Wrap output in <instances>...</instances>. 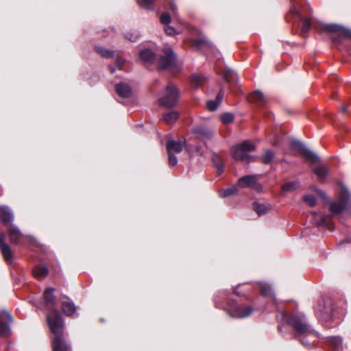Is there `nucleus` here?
I'll return each mask as SVG.
<instances>
[{"label": "nucleus", "instance_id": "7", "mask_svg": "<svg viewBox=\"0 0 351 351\" xmlns=\"http://www.w3.org/2000/svg\"><path fill=\"white\" fill-rule=\"evenodd\" d=\"M14 220V215L10 208L6 206H0V221L8 224Z\"/></svg>", "mask_w": 351, "mask_h": 351}, {"label": "nucleus", "instance_id": "31", "mask_svg": "<svg viewBox=\"0 0 351 351\" xmlns=\"http://www.w3.org/2000/svg\"><path fill=\"white\" fill-rule=\"evenodd\" d=\"M260 290L261 294L265 296H269L272 295L270 287L265 283H261L260 285Z\"/></svg>", "mask_w": 351, "mask_h": 351}, {"label": "nucleus", "instance_id": "22", "mask_svg": "<svg viewBox=\"0 0 351 351\" xmlns=\"http://www.w3.org/2000/svg\"><path fill=\"white\" fill-rule=\"evenodd\" d=\"M179 117V113L176 111H171L163 114L164 121L168 124H173Z\"/></svg>", "mask_w": 351, "mask_h": 351}, {"label": "nucleus", "instance_id": "37", "mask_svg": "<svg viewBox=\"0 0 351 351\" xmlns=\"http://www.w3.org/2000/svg\"><path fill=\"white\" fill-rule=\"evenodd\" d=\"M167 154L169 165L171 167L176 166L178 163L177 157L173 153L167 152Z\"/></svg>", "mask_w": 351, "mask_h": 351}, {"label": "nucleus", "instance_id": "52", "mask_svg": "<svg viewBox=\"0 0 351 351\" xmlns=\"http://www.w3.org/2000/svg\"><path fill=\"white\" fill-rule=\"evenodd\" d=\"M225 80L227 81V82H229V78L227 75L225 76Z\"/></svg>", "mask_w": 351, "mask_h": 351}, {"label": "nucleus", "instance_id": "27", "mask_svg": "<svg viewBox=\"0 0 351 351\" xmlns=\"http://www.w3.org/2000/svg\"><path fill=\"white\" fill-rule=\"evenodd\" d=\"M342 26L335 24H330L324 25V29L329 32L340 34Z\"/></svg>", "mask_w": 351, "mask_h": 351}, {"label": "nucleus", "instance_id": "51", "mask_svg": "<svg viewBox=\"0 0 351 351\" xmlns=\"http://www.w3.org/2000/svg\"><path fill=\"white\" fill-rule=\"evenodd\" d=\"M110 71H111V72H112V73H114V72L115 69H114V67H112V66H110Z\"/></svg>", "mask_w": 351, "mask_h": 351}, {"label": "nucleus", "instance_id": "13", "mask_svg": "<svg viewBox=\"0 0 351 351\" xmlns=\"http://www.w3.org/2000/svg\"><path fill=\"white\" fill-rule=\"evenodd\" d=\"M248 100L252 103L262 105L266 102L267 99L261 91L256 90L249 95Z\"/></svg>", "mask_w": 351, "mask_h": 351}, {"label": "nucleus", "instance_id": "28", "mask_svg": "<svg viewBox=\"0 0 351 351\" xmlns=\"http://www.w3.org/2000/svg\"><path fill=\"white\" fill-rule=\"evenodd\" d=\"M10 334V328L8 323L0 322V336L7 337Z\"/></svg>", "mask_w": 351, "mask_h": 351}, {"label": "nucleus", "instance_id": "9", "mask_svg": "<svg viewBox=\"0 0 351 351\" xmlns=\"http://www.w3.org/2000/svg\"><path fill=\"white\" fill-rule=\"evenodd\" d=\"M184 145V142L169 140L166 145L167 152L173 154V152L179 154L182 151Z\"/></svg>", "mask_w": 351, "mask_h": 351}, {"label": "nucleus", "instance_id": "36", "mask_svg": "<svg viewBox=\"0 0 351 351\" xmlns=\"http://www.w3.org/2000/svg\"><path fill=\"white\" fill-rule=\"evenodd\" d=\"M171 16L167 12H163L160 16V21L164 25H168L171 23Z\"/></svg>", "mask_w": 351, "mask_h": 351}, {"label": "nucleus", "instance_id": "14", "mask_svg": "<svg viewBox=\"0 0 351 351\" xmlns=\"http://www.w3.org/2000/svg\"><path fill=\"white\" fill-rule=\"evenodd\" d=\"M116 90L118 95L122 97H129L132 93L130 86L125 83H120L117 85Z\"/></svg>", "mask_w": 351, "mask_h": 351}, {"label": "nucleus", "instance_id": "43", "mask_svg": "<svg viewBox=\"0 0 351 351\" xmlns=\"http://www.w3.org/2000/svg\"><path fill=\"white\" fill-rule=\"evenodd\" d=\"M0 317L2 319H5L9 322H12V317L10 314H9L8 312L3 311L1 312Z\"/></svg>", "mask_w": 351, "mask_h": 351}, {"label": "nucleus", "instance_id": "32", "mask_svg": "<svg viewBox=\"0 0 351 351\" xmlns=\"http://www.w3.org/2000/svg\"><path fill=\"white\" fill-rule=\"evenodd\" d=\"M234 120V115L231 113L226 112L221 116V121L224 124H229Z\"/></svg>", "mask_w": 351, "mask_h": 351}, {"label": "nucleus", "instance_id": "30", "mask_svg": "<svg viewBox=\"0 0 351 351\" xmlns=\"http://www.w3.org/2000/svg\"><path fill=\"white\" fill-rule=\"evenodd\" d=\"M95 50L99 54L106 58L112 57L114 54L113 51L106 50L101 47H96Z\"/></svg>", "mask_w": 351, "mask_h": 351}, {"label": "nucleus", "instance_id": "47", "mask_svg": "<svg viewBox=\"0 0 351 351\" xmlns=\"http://www.w3.org/2000/svg\"><path fill=\"white\" fill-rule=\"evenodd\" d=\"M291 12L294 14V15H297V16H300V13L299 12L296 10V8H292L291 9Z\"/></svg>", "mask_w": 351, "mask_h": 351}, {"label": "nucleus", "instance_id": "6", "mask_svg": "<svg viewBox=\"0 0 351 351\" xmlns=\"http://www.w3.org/2000/svg\"><path fill=\"white\" fill-rule=\"evenodd\" d=\"M252 311L253 308L252 306L243 304H236L228 309V312L230 315L237 318L246 317L251 315Z\"/></svg>", "mask_w": 351, "mask_h": 351}, {"label": "nucleus", "instance_id": "1", "mask_svg": "<svg viewBox=\"0 0 351 351\" xmlns=\"http://www.w3.org/2000/svg\"><path fill=\"white\" fill-rule=\"evenodd\" d=\"M47 321L51 331L56 337L53 340V351H71V348L62 338L63 330V320L57 310H53L48 316Z\"/></svg>", "mask_w": 351, "mask_h": 351}, {"label": "nucleus", "instance_id": "46", "mask_svg": "<svg viewBox=\"0 0 351 351\" xmlns=\"http://www.w3.org/2000/svg\"><path fill=\"white\" fill-rule=\"evenodd\" d=\"M5 234L3 232H0V246L3 244H5L4 242Z\"/></svg>", "mask_w": 351, "mask_h": 351}, {"label": "nucleus", "instance_id": "2", "mask_svg": "<svg viewBox=\"0 0 351 351\" xmlns=\"http://www.w3.org/2000/svg\"><path fill=\"white\" fill-rule=\"evenodd\" d=\"M280 316L282 319L291 326L300 335H308L313 333V330L306 322L304 315H287L283 312Z\"/></svg>", "mask_w": 351, "mask_h": 351}, {"label": "nucleus", "instance_id": "26", "mask_svg": "<svg viewBox=\"0 0 351 351\" xmlns=\"http://www.w3.org/2000/svg\"><path fill=\"white\" fill-rule=\"evenodd\" d=\"M329 341L335 349L339 350L342 346L343 341L340 337H330Z\"/></svg>", "mask_w": 351, "mask_h": 351}, {"label": "nucleus", "instance_id": "10", "mask_svg": "<svg viewBox=\"0 0 351 351\" xmlns=\"http://www.w3.org/2000/svg\"><path fill=\"white\" fill-rule=\"evenodd\" d=\"M193 132L204 139H210L214 134V132L211 128L204 125L197 126L194 128Z\"/></svg>", "mask_w": 351, "mask_h": 351}, {"label": "nucleus", "instance_id": "49", "mask_svg": "<svg viewBox=\"0 0 351 351\" xmlns=\"http://www.w3.org/2000/svg\"><path fill=\"white\" fill-rule=\"evenodd\" d=\"M217 168H218V174H219V173H221L222 172L223 167L219 166V165H218Z\"/></svg>", "mask_w": 351, "mask_h": 351}, {"label": "nucleus", "instance_id": "25", "mask_svg": "<svg viewBox=\"0 0 351 351\" xmlns=\"http://www.w3.org/2000/svg\"><path fill=\"white\" fill-rule=\"evenodd\" d=\"M274 158V153L271 150H266L262 157V161L264 164H269Z\"/></svg>", "mask_w": 351, "mask_h": 351}, {"label": "nucleus", "instance_id": "48", "mask_svg": "<svg viewBox=\"0 0 351 351\" xmlns=\"http://www.w3.org/2000/svg\"><path fill=\"white\" fill-rule=\"evenodd\" d=\"M300 341H301V343H302L303 345L306 346H310V343H309V342H308V341H304V340H302V339H301Z\"/></svg>", "mask_w": 351, "mask_h": 351}, {"label": "nucleus", "instance_id": "3", "mask_svg": "<svg viewBox=\"0 0 351 351\" xmlns=\"http://www.w3.org/2000/svg\"><path fill=\"white\" fill-rule=\"evenodd\" d=\"M255 145L248 141L235 145L231 148V154L236 160L247 161L250 158L249 152L254 151Z\"/></svg>", "mask_w": 351, "mask_h": 351}, {"label": "nucleus", "instance_id": "45", "mask_svg": "<svg viewBox=\"0 0 351 351\" xmlns=\"http://www.w3.org/2000/svg\"><path fill=\"white\" fill-rule=\"evenodd\" d=\"M170 9L173 12H175L177 10V7L176 4L172 1V0H169Z\"/></svg>", "mask_w": 351, "mask_h": 351}, {"label": "nucleus", "instance_id": "35", "mask_svg": "<svg viewBox=\"0 0 351 351\" xmlns=\"http://www.w3.org/2000/svg\"><path fill=\"white\" fill-rule=\"evenodd\" d=\"M304 202H307L311 206H315L317 202V199L315 196L312 195H307L303 197Z\"/></svg>", "mask_w": 351, "mask_h": 351}, {"label": "nucleus", "instance_id": "53", "mask_svg": "<svg viewBox=\"0 0 351 351\" xmlns=\"http://www.w3.org/2000/svg\"><path fill=\"white\" fill-rule=\"evenodd\" d=\"M135 38H136V36H135ZM130 40L131 41H132V42H134V40H136V38H134V39H133V40H132V39H131V38H130Z\"/></svg>", "mask_w": 351, "mask_h": 351}, {"label": "nucleus", "instance_id": "50", "mask_svg": "<svg viewBox=\"0 0 351 351\" xmlns=\"http://www.w3.org/2000/svg\"><path fill=\"white\" fill-rule=\"evenodd\" d=\"M341 111L343 113H346L347 112V109L345 107L341 108Z\"/></svg>", "mask_w": 351, "mask_h": 351}, {"label": "nucleus", "instance_id": "15", "mask_svg": "<svg viewBox=\"0 0 351 351\" xmlns=\"http://www.w3.org/2000/svg\"><path fill=\"white\" fill-rule=\"evenodd\" d=\"M49 273L48 268L45 265H39L34 267L33 275L38 279H43Z\"/></svg>", "mask_w": 351, "mask_h": 351}, {"label": "nucleus", "instance_id": "17", "mask_svg": "<svg viewBox=\"0 0 351 351\" xmlns=\"http://www.w3.org/2000/svg\"><path fill=\"white\" fill-rule=\"evenodd\" d=\"M253 208L258 215H263L270 210L271 206L269 204L254 202L253 204Z\"/></svg>", "mask_w": 351, "mask_h": 351}, {"label": "nucleus", "instance_id": "5", "mask_svg": "<svg viewBox=\"0 0 351 351\" xmlns=\"http://www.w3.org/2000/svg\"><path fill=\"white\" fill-rule=\"evenodd\" d=\"M164 55L160 57L158 62L159 69H167L176 64V54L170 48H164Z\"/></svg>", "mask_w": 351, "mask_h": 351}, {"label": "nucleus", "instance_id": "8", "mask_svg": "<svg viewBox=\"0 0 351 351\" xmlns=\"http://www.w3.org/2000/svg\"><path fill=\"white\" fill-rule=\"evenodd\" d=\"M312 171L316 175L317 179L322 182L326 181V177L328 175V169L327 167L322 165H315L312 168Z\"/></svg>", "mask_w": 351, "mask_h": 351}, {"label": "nucleus", "instance_id": "39", "mask_svg": "<svg viewBox=\"0 0 351 351\" xmlns=\"http://www.w3.org/2000/svg\"><path fill=\"white\" fill-rule=\"evenodd\" d=\"M219 104L217 101H208L207 102L206 106L207 108L210 111H215L218 108Z\"/></svg>", "mask_w": 351, "mask_h": 351}, {"label": "nucleus", "instance_id": "33", "mask_svg": "<svg viewBox=\"0 0 351 351\" xmlns=\"http://www.w3.org/2000/svg\"><path fill=\"white\" fill-rule=\"evenodd\" d=\"M297 185L298 182H295L287 183L282 186V190L285 192L291 191L297 187Z\"/></svg>", "mask_w": 351, "mask_h": 351}, {"label": "nucleus", "instance_id": "20", "mask_svg": "<svg viewBox=\"0 0 351 351\" xmlns=\"http://www.w3.org/2000/svg\"><path fill=\"white\" fill-rule=\"evenodd\" d=\"M141 58L145 63L152 62L154 59V53L151 49H144L141 52Z\"/></svg>", "mask_w": 351, "mask_h": 351}, {"label": "nucleus", "instance_id": "24", "mask_svg": "<svg viewBox=\"0 0 351 351\" xmlns=\"http://www.w3.org/2000/svg\"><path fill=\"white\" fill-rule=\"evenodd\" d=\"M345 208L344 202L331 203L330 204V210L332 214L337 215L343 211Z\"/></svg>", "mask_w": 351, "mask_h": 351}, {"label": "nucleus", "instance_id": "16", "mask_svg": "<svg viewBox=\"0 0 351 351\" xmlns=\"http://www.w3.org/2000/svg\"><path fill=\"white\" fill-rule=\"evenodd\" d=\"M10 239L12 243H17L20 239L22 237V233L18 229L17 227L14 225H11L9 230Z\"/></svg>", "mask_w": 351, "mask_h": 351}, {"label": "nucleus", "instance_id": "44", "mask_svg": "<svg viewBox=\"0 0 351 351\" xmlns=\"http://www.w3.org/2000/svg\"><path fill=\"white\" fill-rule=\"evenodd\" d=\"M223 92L222 90L219 91L217 95L216 100L219 104L221 103L223 97Z\"/></svg>", "mask_w": 351, "mask_h": 351}, {"label": "nucleus", "instance_id": "41", "mask_svg": "<svg viewBox=\"0 0 351 351\" xmlns=\"http://www.w3.org/2000/svg\"><path fill=\"white\" fill-rule=\"evenodd\" d=\"M165 32L167 34H168L169 36H173V35L178 34V32L174 27H173L171 26H169V25H167L165 27Z\"/></svg>", "mask_w": 351, "mask_h": 351}, {"label": "nucleus", "instance_id": "11", "mask_svg": "<svg viewBox=\"0 0 351 351\" xmlns=\"http://www.w3.org/2000/svg\"><path fill=\"white\" fill-rule=\"evenodd\" d=\"M298 145L300 149L302 155L305 158L306 160L311 162V163H315L319 160V158L317 154L306 148L302 144L298 143Z\"/></svg>", "mask_w": 351, "mask_h": 351}, {"label": "nucleus", "instance_id": "12", "mask_svg": "<svg viewBox=\"0 0 351 351\" xmlns=\"http://www.w3.org/2000/svg\"><path fill=\"white\" fill-rule=\"evenodd\" d=\"M257 179L255 176H245L241 177L237 182V186L240 188L252 186L256 183Z\"/></svg>", "mask_w": 351, "mask_h": 351}, {"label": "nucleus", "instance_id": "29", "mask_svg": "<svg viewBox=\"0 0 351 351\" xmlns=\"http://www.w3.org/2000/svg\"><path fill=\"white\" fill-rule=\"evenodd\" d=\"M237 191V187L233 186L232 188H229V189H224L223 191H220L219 192V195L221 197H227L230 195H233V194L236 193Z\"/></svg>", "mask_w": 351, "mask_h": 351}, {"label": "nucleus", "instance_id": "4", "mask_svg": "<svg viewBox=\"0 0 351 351\" xmlns=\"http://www.w3.org/2000/svg\"><path fill=\"white\" fill-rule=\"evenodd\" d=\"M178 97L179 90L178 88L173 84H169L162 93L159 103L162 106L171 108L176 106Z\"/></svg>", "mask_w": 351, "mask_h": 351}, {"label": "nucleus", "instance_id": "19", "mask_svg": "<svg viewBox=\"0 0 351 351\" xmlns=\"http://www.w3.org/2000/svg\"><path fill=\"white\" fill-rule=\"evenodd\" d=\"M54 289L51 287L47 288L44 292V300L46 305L53 304L55 302Z\"/></svg>", "mask_w": 351, "mask_h": 351}, {"label": "nucleus", "instance_id": "38", "mask_svg": "<svg viewBox=\"0 0 351 351\" xmlns=\"http://www.w3.org/2000/svg\"><path fill=\"white\" fill-rule=\"evenodd\" d=\"M319 217V220L316 221V224L317 226H321V225H323V226H329V223H330V219L329 217H324V216H318Z\"/></svg>", "mask_w": 351, "mask_h": 351}, {"label": "nucleus", "instance_id": "21", "mask_svg": "<svg viewBox=\"0 0 351 351\" xmlns=\"http://www.w3.org/2000/svg\"><path fill=\"white\" fill-rule=\"evenodd\" d=\"M191 84L195 88H198L203 86L206 82V79L204 76L200 75H193L191 77Z\"/></svg>", "mask_w": 351, "mask_h": 351}, {"label": "nucleus", "instance_id": "34", "mask_svg": "<svg viewBox=\"0 0 351 351\" xmlns=\"http://www.w3.org/2000/svg\"><path fill=\"white\" fill-rule=\"evenodd\" d=\"M311 22L309 19L304 18L302 20V26L301 27L302 32L306 33L308 32L311 28Z\"/></svg>", "mask_w": 351, "mask_h": 351}, {"label": "nucleus", "instance_id": "23", "mask_svg": "<svg viewBox=\"0 0 351 351\" xmlns=\"http://www.w3.org/2000/svg\"><path fill=\"white\" fill-rule=\"evenodd\" d=\"M2 254L7 262L12 261V252L8 244H3L0 246Z\"/></svg>", "mask_w": 351, "mask_h": 351}, {"label": "nucleus", "instance_id": "18", "mask_svg": "<svg viewBox=\"0 0 351 351\" xmlns=\"http://www.w3.org/2000/svg\"><path fill=\"white\" fill-rule=\"evenodd\" d=\"M63 313L67 315L71 316L76 312V306L73 302H64L62 305Z\"/></svg>", "mask_w": 351, "mask_h": 351}, {"label": "nucleus", "instance_id": "40", "mask_svg": "<svg viewBox=\"0 0 351 351\" xmlns=\"http://www.w3.org/2000/svg\"><path fill=\"white\" fill-rule=\"evenodd\" d=\"M195 44L197 47L199 48L205 47L210 49L211 47L208 42L205 40H197L195 41Z\"/></svg>", "mask_w": 351, "mask_h": 351}, {"label": "nucleus", "instance_id": "42", "mask_svg": "<svg viewBox=\"0 0 351 351\" xmlns=\"http://www.w3.org/2000/svg\"><path fill=\"white\" fill-rule=\"evenodd\" d=\"M340 36L351 38V30L342 27Z\"/></svg>", "mask_w": 351, "mask_h": 351}]
</instances>
